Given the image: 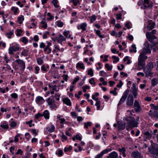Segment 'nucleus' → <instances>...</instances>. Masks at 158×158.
<instances>
[{"label":"nucleus","instance_id":"f257e3e1","mask_svg":"<svg viewBox=\"0 0 158 158\" xmlns=\"http://www.w3.org/2000/svg\"><path fill=\"white\" fill-rule=\"evenodd\" d=\"M151 49L150 44L148 42H146L144 44L143 50L141 52L138 58V68L139 70L143 69L145 65V61L147 58L146 54L151 53Z\"/></svg>","mask_w":158,"mask_h":158},{"label":"nucleus","instance_id":"f03ea898","mask_svg":"<svg viewBox=\"0 0 158 158\" xmlns=\"http://www.w3.org/2000/svg\"><path fill=\"white\" fill-rule=\"evenodd\" d=\"M148 152L151 154L156 155L158 157V144L153 143L151 145V148H148Z\"/></svg>","mask_w":158,"mask_h":158},{"label":"nucleus","instance_id":"7ed1b4c3","mask_svg":"<svg viewBox=\"0 0 158 158\" xmlns=\"http://www.w3.org/2000/svg\"><path fill=\"white\" fill-rule=\"evenodd\" d=\"M146 36L148 40L153 44H155L156 41L157 37L156 36L152 34L151 33L147 31L146 33Z\"/></svg>","mask_w":158,"mask_h":158},{"label":"nucleus","instance_id":"20e7f679","mask_svg":"<svg viewBox=\"0 0 158 158\" xmlns=\"http://www.w3.org/2000/svg\"><path fill=\"white\" fill-rule=\"evenodd\" d=\"M129 118H130V120L129 119V118L127 119V121H130L128 123L129 127L131 128L137 127L138 124L137 121L134 118H132L130 116Z\"/></svg>","mask_w":158,"mask_h":158},{"label":"nucleus","instance_id":"39448f33","mask_svg":"<svg viewBox=\"0 0 158 158\" xmlns=\"http://www.w3.org/2000/svg\"><path fill=\"white\" fill-rule=\"evenodd\" d=\"M46 101L48 103L49 105L50 106V107L53 109L57 108L56 105L54 102V99L53 96H52L50 98H48Z\"/></svg>","mask_w":158,"mask_h":158},{"label":"nucleus","instance_id":"423d86ee","mask_svg":"<svg viewBox=\"0 0 158 158\" xmlns=\"http://www.w3.org/2000/svg\"><path fill=\"white\" fill-rule=\"evenodd\" d=\"M143 4V9H151L152 7V2L150 0H143L142 1Z\"/></svg>","mask_w":158,"mask_h":158},{"label":"nucleus","instance_id":"0eeeda50","mask_svg":"<svg viewBox=\"0 0 158 158\" xmlns=\"http://www.w3.org/2000/svg\"><path fill=\"white\" fill-rule=\"evenodd\" d=\"M152 131L151 130H149L144 131L143 133L144 138V140L146 141L145 139L150 140L152 137Z\"/></svg>","mask_w":158,"mask_h":158},{"label":"nucleus","instance_id":"6e6552de","mask_svg":"<svg viewBox=\"0 0 158 158\" xmlns=\"http://www.w3.org/2000/svg\"><path fill=\"white\" fill-rule=\"evenodd\" d=\"M19 45L16 44L10 47L9 49V53L12 55L14 52L19 50Z\"/></svg>","mask_w":158,"mask_h":158},{"label":"nucleus","instance_id":"1a4fd4ad","mask_svg":"<svg viewBox=\"0 0 158 158\" xmlns=\"http://www.w3.org/2000/svg\"><path fill=\"white\" fill-rule=\"evenodd\" d=\"M134 98L132 94L129 95L126 101V104L129 106H131L133 105Z\"/></svg>","mask_w":158,"mask_h":158},{"label":"nucleus","instance_id":"9d476101","mask_svg":"<svg viewBox=\"0 0 158 158\" xmlns=\"http://www.w3.org/2000/svg\"><path fill=\"white\" fill-rule=\"evenodd\" d=\"M15 61L20 65L19 67L22 68L23 70H24L25 69V63L23 60L18 59L16 60Z\"/></svg>","mask_w":158,"mask_h":158},{"label":"nucleus","instance_id":"9b49d317","mask_svg":"<svg viewBox=\"0 0 158 158\" xmlns=\"http://www.w3.org/2000/svg\"><path fill=\"white\" fill-rule=\"evenodd\" d=\"M111 150V149L110 148L106 149L102 151L100 154H98L96 157L95 158H102V156L104 154L108 153Z\"/></svg>","mask_w":158,"mask_h":158},{"label":"nucleus","instance_id":"f8f14e48","mask_svg":"<svg viewBox=\"0 0 158 158\" xmlns=\"http://www.w3.org/2000/svg\"><path fill=\"white\" fill-rule=\"evenodd\" d=\"M131 155L134 158H143V156L138 151L132 152Z\"/></svg>","mask_w":158,"mask_h":158},{"label":"nucleus","instance_id":"ddd939ff","mask_svg":"<svg viewBox=\"0 0 158 158\" xmlns=\"http://www.w3.org/2000/svg\"><path fill=\"white\" fill-rule=\"evenodd\" d=\"M35 101L38 104L42 105L44 103L45 101L42 97L39 96L36 98Z\"/></svg>","mask_w":158,"mask_h":158},{"label":"nucleus","instance_id":"4468645a","mask_svg":"<svg viewBox=\"0 0 158 158\" xmlns=\"http://www.w3.org/2000/svg\"><path fill=\"white\" fill-rule=\"evenodd\" d=\"M87 26V24L85 23H83L77 26V28L79 30L81 29L83 31H85L86 30V27Z\"/></svg>","mask_w":158,"mask_h":158},{"label":"nucleus","instance_id":"2eb2a0df","mask_svg":"<svg viewBox=\"0 0 158 158\" xmlns=\"http://www.w3.org/2000/svg\"><path fill=\"white\" fill-rule=\"evenodd\" d=\"M56 40L60 43H61L62 42L65 40V38L61 34H59L58 37L56 38Z\"/></svg>","mask_w":158,"mask_h":158},{"label":"nucleus","instance_id":"dca6fc26","mask_svg":"<svg viewBox=\"0 0 158 158\" xmlns=\"http://www.w3.org/2000/svg\"><path fill=\"white\" fill-rule=\"evenodd\" d=\"M119 122H117L118 128L119 130H123L125 128L126 123L124 122H121L118 123Z\"/></svg>","mask_w":158,"mask_h":158},{"label":"nucleus","instance_id":"f3484780","mask_svg":"<svg viewBox=\"0 0 158 158\" xmlns=\"http://www.w3.org/2000/svg\"><path fill=\"white\" fill-rule=\"evenodd\" d=\"M107 158H118V153L115 151L109 154Z\"/></svg>","mask_w":158,"mask_h":158},{"label":"nucleus","instance_id":"a211bd4d","mask_svg":"<svg viewBox=\"0 0 158 158\" xmlns=\"http://www.w3.org/2000/svg\"><path fill=\"white\" fill-rule=\"evenodd\" d=\"M63 102L65 104L69 106L71 105V103L70 99L68 98H64L63 99Z\"/></svg>","mask_w":158,"mask_h":158},{"label":"nucleus","instance_id":"6ab92c4d","mask_svg":"<svg viewBox=\"0 0 158 158\" xmlns=\"http://www.w3.org/2000/svg\"><path fill=\"white\" fill-rule=\"evenodd\" d=\"M42 115H43V116H44V118L46 119H48L49 118V113L47 110H45L44 112Z\"/></svg>","mask_w":158,"mask_h":158},{"label":"nucleus","instance_id":"aec40b11","mask_svg":"<svg viewBox=\"0 0 158 158\" xmlns=\"http://www.w3.org/2000/svg\"><path fill=\"white\" fill-rule=\"evenodd\" d=\"M118 150L120 152V154L121 153L123 155L124 157H125L126 156L125 153L126 150L125 148L122 147L121 148H119Z\"/></svg>","mask_w":158,"mask_h":158},{"label":"nucleus","instance_id":"412c9836","mask_svg":"<svg viewBox=\"0 0 158 158\" xmlns=\"http://www.w3.org/2000/svg\"><path fill=\"white\" fill-rule=\"evenodd\" d=\"M143 70L146 77H148L151 76L152 73L150 72L151 71H148L147 69H144Z\"/></svg>","mask_w":158,"mask_h":158},{"label":"nucleus","instance_id":"4be33fe9","mask_svg":"<svg viewBox=\"0 0 158 158\" xmlns=\"http://www.w3.org/2000/svg\"><path fill=\"white\" fill-rule=\"evenodd\" d=\"M94 31H95L96 34L100 38H104L105 35H101V31L100 30H96L95 29Z\"/></svg>","mask_w":158,"mask_h":158},{"label":"nucleus","instance_id":"5701e85b","mask_svg":"<svg viewBox=\"0 0 158 158\" xmlns=\"http://www.w3.org/2000/svg\"><path fill=\"white\" fill-rule=\"evenodd\" d=\"M155 25L154 23H150L147 26V27L149 30H151L152 29L154 28Z\"/></svg>","mask_w":158,"mask_h":158},{"label":"nucleus","instance_id":"b1692460","mask_svg":"<svg viewBox=\"0 0 158 158\" xmlns=\"http://www.w3.org/2000/svg\"><path fill=\"white\" fill-rule=\"evenodd\" d=\"M147 69L148 71H151L153 68V65L152 63H149L147 65Z\"/></svg>","mask_w":158,"mask_h":158},{"label":"nucleus","instance_id":"393cba45","mask_svg":"<svg viewBox=\"0 0 158 158\" xmlns=\"http://www.w3.org/2000/svg\"><path fill=\"white\" fill-rule=\"evenodd\" d=\"M151 84L152 86L156 85L158 84V81L156 78H153L151 80Z\"/></svg>","mask_w":158,"mask_h":158},{"label":"nucleus","instance_id":"a878e982","mask_svg":"<svg viewBox=\"0 0 158 158\" xmlns=\"http://www.w3.org/2000/svg\"><path fill=\"white\" fill-rule=\"evenodd\" d=\"M126 98H127L122 96L121 98H120V101L118 104V106L123 103L126 100Z\"/></svg>","mask_w":158,"mask_h":158},{"label":"nucleus","instance_id":"bb28decb","mask_svg":"<svg viewBox=\"0 0 158 158\" xmlns=\"http://www.w3.org/2000/svg\"><path fill=\"white\" fill-rule=\"evenodd\" d=\"M46 129L50 132H52L55 130V127L53 125H52L51 127H48Z\"/></svg>","mask_w":158,"mask_h":158},{"label":"nucleus","instance_id":"cd10ccee","mask_svg":"<svg viewBox=\"0 0 158 158\" xmlns=\"http://www.w3.org/2000/svg\"><path fill=\"white\" fill-rule=\"evenodd\" d=\"M131 47L132 48V49H130L129 50L130 52H134L135 53L136 52V46L135 44H133L132 45Z\"/></svg>","mask_w":158,"mask_h":158},{"label":"nucleus","instance_id":"c85d7f7f","mask_svg":"<svg viewBox=\"0 0 158 158\" xmlns=\"http://www.w3.org/2000/svg\"><path fill=\"white\" fill-rule=\"evenodd\" d=\"M76 67L77 68L79 67L80 68L82 69H84L85 68V66H84L83 64L82 63H80L79 62H78L77 64Z\"/></svg>","mask_w":158,"mask_h":158},{"label":"nucleus","instance_id":"c756f323","mask_svg":"<svg viewBox=\"0 0 158 158\" xmlns=\"http://www.w3.org/2000/svg\"><path fill=\"white\" fill-rule=\"evenodd\" d=\"M153 50L154 51H156V50H158V41L157 40L156 42L153 44Z\"/></svg>","mask_w":158,"mask_h":158},{"label":"nucleus","instance_id":"7c9ffc66","mask_svg":"<svg viewBox=\"0 0 158 158\" xmlns=\"http://www.w3.org/2000/svg\"><path fill=\"white\" fill-rule=\"evenodd\" d=\"M24 20V16L22 15H21L20 17H19L18 18V21L20 24H21L23 22L22 21H23Z\"/></svg>","mask_w":158,"mask_h":158},{"label":"nucleus","instance_id":"2f4dec72","mask_svg":"<svg viewBox=\"0 0 158 158\" xmlns=\"http://www.w3.org/2000/svg\"><path fill=\"white\" fill-rule=\"evenodd\" d=\"M14 34L13 31H10L9 32H7L5 34V35L7 36V37L9 39L11 38V36Z\"/></svg>","mask_w":158,"mask_h":158},{"label":"nucleus","instance_id":"473e14b6","mask_svg":"<svg viewBox=\"0 0 158 158\" xmlns=\"http://www.w3.org/2000/svg\"><path fill=\"white\" fill-rule=\"evenodd\" d=\"M63 34L67 38H69L71 36V35L69 34V31L64 32Z\"/></svg>","mask_w":158,"mask_h":158},{"label":"nucleus","instance_id":"72a5a7b5","mask_svg":"<svg viewBox=\"0 0 158 158\" xmlns=\"http://www.w3.org/2000/svg\"><path fill=\"white\" fill-rule=\"evenodd\" d=\"M112 57L114 59L113 61V63H116L119 60V58L115 56H113Z\"/></svg>","mask_w":158,"mask_h":158},{"label":"nucleus","instance_id":"f704fd0d","mask_svg":"<svg viewBox=\"0 0 158 158\" xmlns=\"http://www.w3.org/2000/svg\"><path fill=\"white\" fill-rule=\"evenodd\" d=\"M0 126L2 128L4 129H7L9 127L8 125L6 123V122H3V124L1 125Z\"/></svg>","mask_w":158,"mask_h":158},{"label":"nucleus","instance_id":"c9c22d12","mask_svg":"<svg viewBox=\"0 0 158 158\" xmlns=\"http://www.w3.org/2000/svg\"><path fill=\"white\" fill-rule=\"evenodd\" d=\"M28 52V50L26 49H24L22 52L21 54L22 56L23 55L25 56H26L27 55V53Z\"/></svg>","mask_w":158,"mask_h":158},{"label":"nucleus","instance_id":"e433bc0d","mask_svg":"<svg viewBox=\"0 0 158 158\" xmlns=\"http://www.w3.org/2000/svg\"><path fill=\"white\" fill-rule=\"evenodd\" d=\"M105 67L108 71L111 70L112 68V66H110L108 64H106L105 65Z\"/></svg>","mask_w":158,"mask_h":158},{"label":"nucleus","instance_id":"4c0bfd02","mask_svg":"<svg viewBox=\"0 0 158 158\" xmlns=\"http://www.w3.org/2000/svg\"><path fill=\"white\" fill-rule=\"evenodd\" d=\"M92 125V123L91 122H88L84 123V127L86 128H88V126H91Z\"/></svg>","mask_w":158,"mask_h":158},{"label":"nucleus","instance_id":"58836bf2","mask_svg":"<svg viewBox=\"0 0 158 158\" xmlns=\"http://www.w3.org/2000/svg\"><path fill=\"white\" fill-rule=\"evenodd\" d=\"M137 89H133L132 91V94L134 96L135 98H136V96L137 95Z\"/></svg>","mask_w":158,"mask_h":158},{"label":"nucleus","instance_id":"ea45409f","mask_svg":"<svg viewBox=\"0 0 158 158\" xmlns=\"http://www.w3.org/2000/svg\"><path fill=\"white\" fill-rule=\"evenodd\" d=\"M37 61L39 65H41L43 63V60L40 58H37Z\"/></svg>","mask_w":158,"mask_h":158},{"label":"nucleus","instance_id":"a19ab883","mask_svg":"<svg viewBox=\"0 0 158 158\" xmlns=\"http://www.w3.org/2000/svg\"><path fill=\"white\" fill-rule=\"evenodd\" d=\"M52 2L53 4L55 7L57 8L59 6L57 5L58 2L57 0H53L52 1Z\"/></svg>","mask_w":158,"mask_h":158},{"label":"nucleus","instance_id":"79ce46f5","mask_svg":"<svg viewBox=\"0 0 158 158\" xmlns=\"http://www.w3.org/2000/svg\"><path fill=\"white\" fill-rule=\"evenodd\" d=\"M43 116V115H42V114L40 113H38L35 115V118L36 119H38L40 117Z\"/></svg>","mask_w":158,"mask_h":158},{"label":"nucleus","instance_id":"37998d69","mask_svg":"<svg viewBox=\"0 0 158 158\" xmlns=\"http://www.w3.org/2000/svg\"><path fill=\"white\" fill-rule=\"evenodd\" d=\"M87 73L88 75H90L91 77L93 76L94 73L92 69H90L89 70H88Z\"/></svg>","mask_w":158,"mask_h":158},{"label":"nucleus","instance_id":"c03bdc74","mask_svg":"<svg viewBox=\"0 0 158 158\" xmlns=\"http://www.w3.org/2000/svg\"><path fill=\"white\" fill-rule=\"evenodd\" d=\"M95 105L97 107V110H98L100 107L101 102L100 101H97L95 104Z\"/></svg>","mask_w":158,"mask_h":158},{"label":"nucleus","instance_id":"a18cd8bd","mask_svg":"<svg viewBox=\"0 0 158 158\" xmlns=\"http://www.w3.org/2000/svg\"><path fill=\"white\" fill-rule=\"evenodd\" d=\"M129 89H127L125 90L123 93V96L127 98V95L129 93Z\"/></svg>","mask_w":158,"mask_h":158},{"label":"nucleus","instance_id":"49530a36","mask_svg":"<svg viewBox=\"0 0 158 158\" xmlns=\"http://www.w3.org/2000/svg\"><path fill=\"white\" fill-rule=\"evenodd\" d=\"M11 10L13 11L15 14H16L17 13L18 8H16L15 7H12Z\"/></svg>","mask_w":158,"mask_h":158},{"label":"nucleus","instance_id":"de8ad7c7","mask_svg":"<svg viewBox=\"0 0 158 158\" xmlns=\"http://www.w3.org/2000/svg\"><path fill=\"white\" fill-rule=\"evenodd\" d=\"M72 149V146H70L69 148H65L64 149V151L65 152H66L67 151L70 152Z\"/></svg>","mask_w":158,"mask_h":158},{"label":"nucleus","instance_id":"09e8293b","mask_svg":"<svg viewBox=\"0 0 158 158\" xmlns=\"http://www.w3.org/2000/svg\"><path fill=\"white\" fill-rule=\"evenodd\" d=\"M56 23H57V26L60 27H62L64 24V23L63 22L60 21H58L56 22Z\"/></svg>","mask_w":158,"mask_h":158},{"label":"nucleus","instance_id":"8fccbe9b","mask_svg":"<svg viewBox=\"0 0 158 158\" xmlns=\"http://www.w3.org/2000/svg\"><path fill=\"white\" fill-rule=\"evenodd\" d=\"M51 45V43L50 42H48V45L47 46H46L45 48L44 49V52H46L47 50L48 49L50 48H49V47Z\"/></svg>","mask_w":158,"mask_h":158},{"label":"nucleus","instance_id":"3c124183","mask_svg":"<svg viewBox=\"0 0 158 158\" xmlns=\"http://www.w3.org/2000/svg\"><path fill=\"white\" fill-rule=\"evenodd\" d=\"M152 115L158 118V112L155 111L152 113Z\"/></svg>","mask_w":158,"mask_h":158},{"label":"nucleus","instance_id":"603ef678","mask_svg":"<svg viewBox=\"0 0 158 158\" xmlns=\"http://www.w3.org/2000/svg\"><path fill=\"white\" fill-rule=\"evenodd\" d=\"M40 23L42 24V27L43 28H46L47 27V25L45 23L44 21H41Z\"/></svg>","mask_w":158,"mask_h":158},{"label":"nucleus","instance_id":"864d4df0","mask_svg":"<svg viewBox=\"0 0 158 158\" xmlns=\"http://www.w3.org/2000/svg\"><path fill=\"white\" fill-rule=\"evenodd\" d=\"M22 41L25 44H26L28 40L25 37H22Z\"/></svg>","mask_w":158,"mask_h":158},{"label":"nucleus","instance_id":"5fc2aeb1","mask_svg":"<svg viewBox=\"0 0 158 158\" xmlns=\"http://www.w3.org/2000/svg\"><path fill=\"white\" fill-rule=\"evenodd\" d=\"M40 70V68L38 66H36L35 68V73L37 74L39 73V71Z\"/></svg>","mask_w":158,"mask_h":158},{"label":"nucleus","instance_id":"6e6d98bb","mask_svg":"<svg viewBox=\"0 0 158 158\" xmlns=\"http://www.w3.org/2000/svg\"><path fill=\"white\" fill-rule=\"evenodd\" d=\"M23 32V31L21 29H18L17 30V33L16 35L17 36H19L21 35V33Z\"/></svg>","mask_w":158,"mask_h":158},{"label":"nucleus","instance_id":"4d7b16f0","mask_svg":"<svg viewBox=\"0 0 158 158\" xmlns=\"http://www.w3.org/2000/svg\"><path fill=\"white\" fill-rule=\"evenodd\" d=\"M135 109L136 112H139L141 110V107L140 106L135 107Z\"/></svg>","mask_w":158,"mask_h":158},{"label":"nucleus","instance_id":"13d9d810","mask_svg":"<svg viewBox=\"0 0 158 158\" xmlns=\"http://www.w3.org/2000/svg\"><path fill=\"white\" fill-rule=\"evenodd\" d=\"M94 78H92L89 80V82L91 84L94 85L95 84V82L94 81Z\"/></svg>","mask_w":158,"mask_h":158},{"label":"nucleus","instance_id":"bf43d9fd","mask_svg":"<svg viewBox=\"0 0 158 158\" xmlns=\"http://www.w3.org/2000/svg\"><path fill=\"white\" fill-rule=\"evenodd\" d=\"M96 19V17L95 15H92L91 17V18L90 19V21L91 23H93L94 21Z\"/></svg>","mask_w":158,"mask_h":158},{"label":"nucleus","instance_id":"052dcab7","mask_svg":"<svg viewBox=\"0 0 158 158\" xmlns=\"http://www.w3.org/2000/svg\"><path fill=\"white\" fill-rule=\"evenodd\" d=\"M123 83L121 80H120L119 83L116 86L118 88H120L123 85Z\"/></svg>","mask_w":158,"mask_h":158},{"label":"nucleus","instance_id":"680f3d73","mask_svg":"<svg viewBox=\"0 0 158 158\" xmlns=\"http://www.w3.org/2000/svg\"><path fill=\"white\" fill-rule=\"evenodd\" d=\"M100 76H105L106 75V73L103 71H101L99 72Z\"/></svg>","mask_w":158,"mask_h":158},{"label":"nucleus","instance_id":"e2e57ef3","mask_svg":"<svg viewBox=\"0 0 158 158\" xmlns=\"http://www.w3.org/2000/svg\"><path fill=\"white\" fill-rule=\"evenodd\" d=\"M116 19L118 20L121 19H122V14L120 13L116 15Z\"/></svg>","mask_w":158,"mask_h":158},{"label":"nucleus","instance_id":"0e129e2a","mask_svg":"<svg viewBox=\"0 0 158 158\" xmlns=\"http://www.w3.org/2000/svg\"><path fill=\"white\" fill-rule=\"evenodd\" d=\"M23 151L21 149H19L18 150L17 152L16 153V154H20V155H22L23 154Z\"/></svg>","mask_w":158,"mask_h":158},{"label":"nucleus","instance_id":"69168bd1","mask_svg":"<svg viewBox=\"0 0 158 158\" xmlns=\"http://www.w3.org/2000/svg\"><path fill=\"white\" fill-rule=\"evenodd\" d=\"M16 125V123L14 121H13L11 122L10 126L12 127H15Z\"/></svg>","mask_w":158,"mask_h":158},{"label":"nucleus","instance_id":"338daca9","mask_svg":"<svg viewBox=\"0 0 158 158\" xmlns=\"http://www.w3.org/2000/svg\"><path fill=\"white\" fill-rule=\"evenodd\" d=\"M41 69L44 72L46 73L47 72V70L45 66L44 65H43L41 67Z\"/></svg>","mask_w":158,"mask_h":158},{"label":"nucleus","instance_id":"774afa93","mask_svg":"<svg viewBox=\"0 0 158 158\" xmlns=\"http://www.w3.org/2000/svg\"><path fill=\"white\" fill-rule=\"evenodd\" d=\"M12 98H16L18 97V95L15 93L12 94L11 95Z\"/></svg>","mask_w":158,"mask_h":158}]
</instances>
